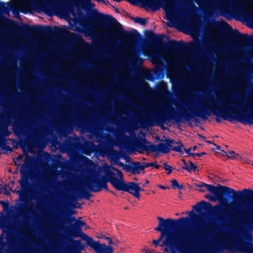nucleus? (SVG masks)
I'll return each instance as SVG.
<instances>
[{
  "mask_svg": "<svg viewBox=\"0 0 253 253\" xmlns=\"http://www.w3.org/2000/svg\"><path fill=\"white\" fill-rule=\"evenodd\" d=\"M210 207H193V210L187 211L190 218L189 223L183 227L189 224L192 221L195 225V229L186 236L187 238L194 239L196 242V247L204 253L206 250V243L208 242V236L205 235V231L207 223L212 224L213 221L214 214L213 211L209 209Z\"/></svg>",
  "mask_w": 253,
  "mask_h": 253,
  "instance_id": "f257e3e1",
  "label": "nucleus"
},
{
  "mask_svg": "<svg viewBox=\"0 0 253 253\" xmlns=\"http://www.w3.org/2000/svg\"><path fill=\"white\" fill-rule=\"evenodd\" d=\"M214 214L213 222L205 228V235L208 236L206 253H221V207H210Z\"/></svg>",
  "mask_w": 253,
  "mask_h": 253,
  "instance_id": "f03ea898",
  "label": "nucleus"
},
{
  "mask_svg": "<svg viewBox=\"0 0 253 253\" xmlns=\"http://www.w3.org/2000/svg\"><path fill=\"white\" fill-rule=\"evenodd\" d=\"M253 235L248 229L240 228L231 233L225 244L222 240V251L227 249L232 253H253Z\"/></svg>",
  "mask_w": 253,
  "mask_h": 253,
  "instance_id": "7ed1b4c3",
  "label": "nucleus"
},
{
  "mask_svg": "<svg viewBox=\"0 0 253 253\" xmlns=\"http://www.w3.org/2000/svg\"><path fill=\"white\" fill-rule=\"evenodd\" d=\"M196 243L194 239L187 238L183 233L178 236H167L159 246L169 247L171 253L177 252L179 253H206L202 252L197 248Z\"/></svg>",
  "mask_w": 253,
  "mask_h": 253,
  "instance_id": "20e7f679",
  "label": "nucleus"
},
{
  "mask_svg": "<svg viewBox=\"0 0 253 253\" xmlns=\"http://www.w3.org/2000/svg\"><path fill=\"white\" fill-rule=\"evenodd\" d=\"M10 3L13 8L24 13L46 11L55 4L54 0H10Z\"/></svg>",
  "mask_w": 253,
  "mask_h": 253,
  "instance_id": "39448f33",
  "label": "nucleus"
},
{
  "mask_svg": "<svg viewBox=\"0 0 253 253\" xmlns=\"http://www.w3.org/2000/svg\"><path fill=\"white\" fill-rule=\"evenodd\" d=\"M157 219L159 221L158 226L154 229V230L161 232V235L157 240L160 242L164 237L167 236H173L171 231L178 227H183L189 223L190 218L188 217H182L177 219L168 218L164 219L163 218L158 216Z\"/></svg>",
  "mask_w": 253,
  "mask_h": 253,
  "instance_id": "423d86ee",
  "label": "nucleus"
},
{
  "mask_svg": "<svg viewBox=\"0 0 253 253\" xmlns=\"http://www.w3.org/2000/svg\"><path fill=\"white\" fill-rule=\"evenodd\" d=\"M233 197L241 199V206H253V190L244 189L243 190L235 191L232 188L222 186V206L224 199H230Z\"/></svg>",
  "mask_w": 253,
  "mask_h": 253,
  "instance_id": "0eeeda50",
  "label": "nucleus"
},
{
  "mask_svg": "<svg viewBox=\"0 0 253 253\" xmlns=\"http://www.w3.org/2000/svg\"><path fill=\"white\" fill-rule=\"evenodd\" d=\"M145 53L156 60H159L160 58L162 57L167 62L173 65L176 64L178 58V55L174 51H166L163 49L162 45H160L159 48L154 45H151L146 50Z\"/></svg>",
  "mask_w": 253,
  "mask_h": 253,
  "instance_id": "6e6552de",
  "label": "nucleus"
},
{
  "mask_svg": "<svg viewBox=\"0 0 253 253\" xmlns=\"http://www.w3.org/2000/svg\"><path fill=\"white\" fill-rule=\"evenodd\" d=\"M75 221V223L70 224L65 231L66 234L70 238H81L82 240L86 242L91 237L85 234L82 231V227L85 225L84 221L76 220L75 216H70L67 220V222H71Z\"/></svg>",
  "mask_w": 253,
  "mask_h": 253,
  "instance_id": "1a4fd4ad",
  "label": "nucleus"
},
{
  "mask_svg": "<svg viewBox=\"0 0 253 253\" xmlns=\"http://www.w3.org/2000/svg\"><path fill=\"white\" fill-rule=\"evenodd\" d=\"M199 188L198 190L203 192H208L205 198L211 202L221 201V187L219 185L216 186L206 184L204 182H199L195 184Z\"/></svg>",
  "mask_w": 253,
  "mask_h": 253,
  "instance_id": "9d476101",
  "label": "nucleus"
},
{
  "mask_svg": "<svg viewBox=\"0 0 253 253\" xmlns=\"http://www.w3.org/2000/svg\"><path fill=\"white\" fill-rule=\"evenodd\" d=\"M249 1H253V0H245L244 2H242L241 7L238 9L237 13H226V17L228 19L234 17L246 24L248 27L253 29V6L251 12L248 11L245 7V5Z\"/></svg>",
  "mask_w": 253,
  "mask_h": 253,
  "instance_id": "9b49d317",
  "label": "nucleus"
},
{
  "mask_svg": "<svg viewBox=\"0 0 253 253\" xmlns=\"http://www.w3.org/2000/svg\"><path fill=\"white\" fill-rule=\"evenodd\" d=\"M17 229L12 224L2 227V234L0 235V250L3 252V248L6 246L3 241V235H6V239L9 247H14L17 241Z\"/></svg>",
  "mask_w": 253,
  "mask_h": 253,
  "instance_id": "f8f14e48",
  "label": "nucleus"
},
{
  "mask_svg": "<svg viewBox=\"0 0 253 253\" xmlns=\"http://www.w3.org/2000/svg\"><path fill=\"white\" fill-rule=\"evenodd\" d=\"M245 0H222V16L226 17V13H237L241 7V3Z\"/></svg>",
  "mask_w": 253,
  "mask_h": 253,
  "instance_id": "ddd939ff",
  "label": "nucleus"
},
{
  "mask_svg": "<svg viewBox=\"0 0 253 253\" xmlns=\"http://www.w3.org/2000/svg\"><path fill=\"white\" fill-rule=\"evenodd\" d=\"M87 246L90 247L96 253H114V249L110 246H106L104 243L94 241L91 237L86 242Z\"/></svg>",
  "mask_w": 253,
  "mask_h": 253,
  "instance_id": "4468645a",
  "label": "nucleus"
},
{
  "mask_svg": "<svg viewBox=\"0 0 253 253\" xmlns=\"http://www.w3.org/2000/svg\"><path fill=\"white\" fill-rule=\"evenodd\" d=\"M3 210L13 209H82L83 207H2Z\"/></svg>",
  "mask_w": 253,
  "mask_h": 253,
  "instance_id": "2eb2a0df",
  "label": "nucleus"
},
{
  "mask_svg": "<svg viewBox=\"0 0 253 253\" xmlns=\"http://www.w3.org/2000/svg\"><path fill=\"white\" fill-rule=\"evenodd\" d=\"M84 250V246L82 244L81 240H71L68 247L69 253H82Z\"/></svg>",
  "mask_w": 253,
  "mask_h": 253,
  "instance_id": "dca6fc26",
  "label": "nucleus"
},
{
  "mask_svg": "<svg viewBox=\"0 0 253 253\" xmlns=\"http://www.w3.org/2000/svg\"><path fill=\"white\" fill-rule=\"evenodd\" d=\"M125 190L129 192L134 196L137 197L139 196V193L141 190V188L137 184L130 183L126 185Z\"/></svg>",
  "mask_w": 253,
  "mask_h": 253,
  "instance_id": "f3484780",
  "label": "nucleus"
},
{
  "mask_svg": "<svg viewBox=\"0 0 253 253\" xmlns=\"http://www.w3.org/2000/svg\"><path fill=\"white\" fill-rule=\"evenodd\" d=\"M236 120L245 125L253 124V119L246 113H238L236 115Z\"/></svg>",
  "mask_w": 253,
  "mask_h": 253,
  "instance_id": "a211bd4d",
  "label": "nucleus"
},
{
  "mask_svg": "<svg viewBox=\"0 0 253 253\" xmlns=\"http://www.w3.org/2000/svg\"><path fill=\"white\" fill-rule=\"evenodd\" d=\"M111 182L113 186L117 190H125L126 184H125L122 180L113 178Z\"/></svg>",
  "mask_w": 253,
  "mask_h": 253,
  "instance_id": "6ab92c4d",
  "label": "nucleus"
},
{
  "mask_svg": "<svg viewBox=\"0 0 253 253\" xmlns=\"http://www.w3.org/2000/svg\"><path fill=\"white\" fill-rule=\"evenodd\" d=\"M100 238H103L105 240L107 241L108 242V246H110L112 247V246H118L120 244V241L116 238H110L109 237H107L106 236L102 235L101 236H99Z\"/></svg>",
  "mask_w": 253,
  "mask_h": 253,
  "instance_id": "aec40b11",
  "label": "nucleus"
},
{
  "mask_svg": "<svg viewBox=\"0 0 253 253\" xmlns=\"http://www.w3.org/2000/svg\"><path fill=\"white\" fill-rule=\"evenodd\" d=\"M170 148L171 149L179 152H182L183 145L179 142H176L174 141H170Z\"/></svg>",
  "mask_w": 253,
  "mask_h": 253,
  "instance_id": "412c9836",
  "label": "nucleus"
},
{
  "mask_svg": "<svg viewBox=\"0 0 253 253\" xmlns=\"http://www.w3.org/2000/svg\"><path fill=\"white\" fill-rule=\"evenodd\" d=\"M124 43L126 47L128 49H131L133 48L135 44V40L133 38H125L124 39Z\"/></svg>",
  "mask_w": 253,
  "mask_h": 253,
  "instance_id": "4be33fe9",
  "label": "nucleus"
},
{
  "mask_svg": "<svg viewBox=\"0 0 253 253\" xmlns=\"http://www.w3.org/2000/svg\"><path fill=\"white\" fill-rule=\"evenodd\" d=\"M225 157L229 159H238L239 155L236 154L234 151H230L228 153L222 150V160L225 159Z\"/></svg>",
  "mask_w": 253,
  "mask_h": 253,
  "instance_id": "5701e85b",
  "label": "nucleus"
},
{
  "mask_svg": "<svg viewBox=\"0 0 253 253\" xmlns=\"http://www.w3.org/2000/svg\"><path fill=\"white\" fill-rule=\"evenodd\" d=\"M231 32V27L226 22L222 21V40L224 34L230 35Z\"/></svg>",
  "mask_w": 253,
  "mask_h": 253,
  "instance_id": "b1692460",
  "label": "nucleus"
},
{
  "mask_svg": "<svg viewBox=\"0 0 253 253\" xmlns=\"http://www.w3.org/2000/svg\"><path fill=\"white\" fill-rule=\"evenodd\" d=\"M170 148V142L169 143H166L165 144H160L158 146V149L161 152L163 153H167L169 151Z\"/></svg>",
  "mask_w": 253,
  "mask_h": 253,
  "instance_id": "393cba45",
  "label": "nucleus"
},
{
  "mask_svg": "<svg viewBox=\"0 0 253 253\" xmlns=\"http://www.w3.org/2000/svg\"><path fill=\"white\" fill-rule=\"evenodd\" d=\"M186 169L188 171L195 170L197 167L195 164L191 162H189L187 163H185Z\"/></svg>",
  "mask_w": 253,
  "mask_h": 253,
  "instance_id": "a878e982",
  "label": "nucleus"
},
{
  "mask_svg": "<svg viewBox=\"0 0 253 253\" xmlns=\"http://www.w3.org/2000/svg\"><path fill=\"white\" fill-rule=\"evenodd\" d=\"M228 209H253V208H232V207H229V208H225L223 209H222V223L223 222V212H224L227 210H228ZM223 227V226L222 225V228ZM252 229L253 230V225L252 226ZM222 240H223L224 242V243L225 244L226 242H225V241H224V240L223 237H222Z\"/></svg>",
  "mask_w": 253,
  "mask_h": 253,
  "instance_id": "bb28decb",
  "label": "nucleus"
},
{
  "mask_svg": "<svg viewBox=\"0 0 253 253\" xmlns=\"http://www.w3.org/2000/svg\"><path fill=\"white\" fill-rule=\"evenodd\" d=\"M171 186L173 188H178L180 189L182 188V186L179 185L178 182L175 179H173L171 180Z\"/></svg>",
  "mask_w": 253,
  "mask_h": 253,
  "instance_id": "cd10ccee",
  "label": "nucleus"
},
{
  "mask_svg": "<svg viewBox=\"0 0 253 253\" xmlns=\"http://www.w3.org/2000/svg\"><path fill=\"white\" fill-rule=\"evenodd\" d=\"M164 167L165 169L168 171V173L169 174L171 172L172 168L170 166H169L167 164H165L164 166Z\"/></svg>",
  "mask_w": 253,
  "mask_h": 253,
  "instance_id": "c85d7f7f",
  "label": "nucleus"
},
{
  "mask_svg": "<svg viewBox=\"0 0 253 253\" xmlns=\"http://www.w3.org/2000/svg\"><path fill=\"white\" fill-rule=\"evenodd\" d=\"M244 162L251 164L253 166V161H251L248 158H245L243 159Z\"/></svg>",
  "mask_w": 253,
  "mask_h": 253,
  "instance_id": "c756f323",
  "label": "nucleus"
},
{
  "mask_svg": "<svg viewBox=\"0 0 253 253\" xmlns=\"http://www.w3.org/2000/svg\"><path fill=\"white\" fill-rule=\"evenodd\" d=\"M196 206H209V204H208L205 201H202L200 202L197 204Z\"/></svg>",
  "mask_w": 253,
  "mask_h": 253,
  "instance_id": "7c9ffc66",
  "label": "nucleus"
},
{
  "mask_svg": "<svg viewBox=\"0 0 253 253\" xmlns=\"http://www.w3.org/2000/svg\"><path fill=\"white\" fill-rule=\"evenodd\" d=\"M152 242L155 247H157L160 245V242H159V241L157 240L154 239L153 240Z\"/></svg>",
  "mask_w": 253,
  "mask_h": 253,
  "instance_id": "2f4dec72",
  "label": "nucleus"
},
{
  "mask_svg": "<svg viewBox=\"0 0 253 253\" xmlns=\"http://www.w3.org/2000/svg\"><path fill=\"white\" fill-rule=\"evenodd\" d=\"M192 148H188L187 149H185V151L187 154H188L190 156L193 155V154L191 153Z\"/></svg>",
  "mask_w": 253,
  "mask_h": 253,
  "instance_id": "473e14b6",
  "label": "nucleus"
},
{
  "mask_svg": "<svg viewBox=\"0 0 253 253\" xmlns=\"http://www.w3.org/2000/svg\"><path fill=\"white\" fill-rule=\"evenodd\" d=\"M5 188L6 187H5L4 188L3 187H1L0 189V193H3L4 194H7L8 193L6 191V190H5Z\"/></svg>",
  "mask_w": 253,
  "mask_h": 253,
  "instance_id": "72a5a7b5",
  "label": "nucleus"
},
{
  "mask_svg": "<svg viewBox=\"0 0 253 253\" xmlns=\"http://www.w3.org/2000/svg\"><path fill=\"white\" fill-rule=\"evenodd\" d=\"M230 207H222L223 209L225 208H229ZM232 208H253V207H231Z\"/></svg>",
  "mask_w": 253,
  "mask_h": 253,
  "instance_id": "f704fd0d",
  "label": "nucleus"
},
{
  "mask_svg": "<svg viewBox=\"0 0 253 253\" xmlns=\"http://www.w3.org/2000/svg\"><path fill=\"white\" fill-rule=\"evenodd\" d=\"M108 36L110 38V39L112 40H116V38L114 37V36L113 35V34H109L108 35Z\"/></svg>",
  "mask_w": 253,
  "mask_h": 253,
  "instance_id": "c9c22d12",
  "label": "nucleus"
},
{
  "mask_svg": "<svg viewBox=\"0 0 253 253\" xmlns=\"http://www.w3.org/2000/svg\"><path fill=\"white\" fill-rule=\"evenodd\" d=\"M145 252L146 253H154L155 251L152 249H147Z\"/></svg>",
  "mask_w": 253,
  "mask_h": 253,
  "instance_id": "e433bc0d",
  "label": "nucleus"
},
{
  "mask_svg": "<svg viewBox=\"0 0 253 253\" xmlns=\"http://www.w3.org/2000/svg\"><path fill=\"white\" fill-rule=\"evenodd\" d=\"M164 251L166 253H169L170 250L169 247H166L165 248H164Z\"/></svg>",
  "mask_w": 253,
  "mask_h": 253,
  "instance_id": "4c0bfd02",
  "label": "nucleus"
},
{
  "mask_svg": "<svg viewBox=\"0 0 253 253\" xmlns=\"http://www.w3.org/2000/svg\"><path fill=\"white\" fill-rule=\"evenodd\" d=\"M222 118H224V105L223 103H222Z\"/></svg>",
  "mask_w": 253,
  "mask_h": 253,
  "instance_id": "58836bf2",
  "label": "nucleus"
},
{
  "mask_svg": "<svg viewBox=\"0 0 253 253\" xmlns=\"http://www.w3.org/2000/svg\"><path fill=\"white\" fill-rule=\"evenodd\" d=\"M159 187L160 188H161L162 189H169V188L168 187H165V186H162V185H160Z\"/></svg>",
  "mask_w": 253,
  "mask_h": 253,
  "instance_id": "ea45409f",
  "label": "nucleus"
},
{
  "mask_svg": "<svg viewBox=\"0 0 253 253\" xmlns=\"http://www.w3.org/2000/svg\"><path fill=\"white\" fill-rule=\"evenodd\" d=\"M137 22L140 23L141 24H144V22L142 20H140V21H138Z\"/></svg>",
  "mask_w": 253,
  "mask_h": 253,
  "instance_id": "a19ab883",
  "label": "nucleus"
},
{
  "mask_svg": "<svg viewBox=\"0 0 253 253\" xmlns=\"http://www.w3.org/2000/svg\"><path fill=\"white\" fill-rule=\"evenodd\" d=\"M216 120H217V121L220 122V121H221L220 116H217V117L216 118Z\"/></svg>",
  "mask_w": 253,
  "mask_h": 253,
  "instance_id": "79ce46f5",
  "label": "nucleus"
},
{
  "mask_svg": "<svg viewBox=\"0 0 253 253\" xmlns=\"http://www.w3.org/2000/svg\"><path fill=\"white\" fill-rule=\"evenodd\" d=\"M197 147L196 146H194L192 148V151H195L197 149Z\"/></svg>",
  "mask_w": 253,
  "mask_h": 253,
  "instance_id": "37998d69",
  "label": "nucleus"
},
{
  "mask_svg": "<svg viewBox=\"0 0 253 253\" xmlns=\"http://www.w3.org/2000/svg\"><path fill=\"white\" fill-rule=\"evenodd\" d=\"M0 203L2 205V206H6V204H4L3 202H0Z\"/></svg>",
  "mask_w": 253,
  "mask_h": 253,
  "instance_id": "c03bdc74",
  "label": "nucleus"
},
{
  "mask_svg": "<svg viewBox=\"0 0 253 253\" xmlns=\"http://www.w3.org/2000/svg\"><path fill=\"white\" fill-rule=\"evenodd\" d=\"M125 210H128V209H129V207H125Z\"/></svg>",
  "mask_w": 253,
  "mask_h": 253,
  "instance_id": "a18cd8bd",
  "label": "nucleus"
},
{
  "mask_svg": "<svg viewBox=\"0 0 253 253\" xmlns=\"http://www.w3.org/2000/svg\"><path fill=\"white\" fill-rule=\"evenodd\" d=\"M1 222H2V219H1V216H0V223H1Z\"/></svg>",
  "mask_w": 253,
  "mask_h": 253,
  "instance_id": "49530a36",
  "label": "nucleus"
},
{
  "mask_svg": "<svg viewBox=\"0 0 253 253\" xmlns=\"http://www.w3.org/2000/svg\"><path fill=\"white\" fill-rule=\"evenodd\" d=\"M0 253H4L3 252L1 251L0 250Z\"/></svg>",
  "mask_w": 253,
  "mask_h": 253,
  "instance_id": "de8ad7c7",
  "label": "nucleus"
},
{
  "mask_svg": "<svg viewBox=\"0 0 253 253\" xmlns=\"http://www.w3.org/2000/svg\"><path fill=\"white\" fill-rule=\"evenodd\" d=\"M1 223H0V228L1 227V228H2V227L3 226H1Z\"/></svg>",
  "mask_w": 253,
  "mask_h": 253,
  "instance_id": "09e8293b",
  "label": "nucleus"
}]
</instances>
